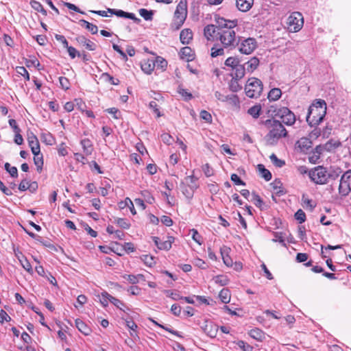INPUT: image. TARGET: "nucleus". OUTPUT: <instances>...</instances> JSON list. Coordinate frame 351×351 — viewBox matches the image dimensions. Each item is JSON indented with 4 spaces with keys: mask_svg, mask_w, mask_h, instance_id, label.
I'll list each match as a JSON object with an SVG mask.
<instances>
[{
    "mask_svg": "<svg viewBox=\"0 0 351 351\" xmlns=\"http://www.w3.org/2000/svg\"><path fill=\"white\" fill-rule=\"evenodd\" d=\"M219 25L218 38L225 48H234L239 45L240 40L236 36L234 28L237 25V21H228L223 18L217 21Z\"/></svg>",
    "mask_w": 351,
    "mask_h": 351,
    "instance_id": "nucleus-1",
    "label": "nucleus"
},
{
    "mask_svg": "<svg viewBox=\"0 0 351 351\" xmlns=\"http://www.w3.org/2000/svg\"><path fill=\"white\" fill-rule=\"evenodd\" d=\"M326 114V103L323 99H316L308 108L306 121L311 127L317 126L322 122Z\"/></svg>",
    "mask_w": 351,
    "mask_h": 351,
    "instance_id": "nucleus-2",
    "label": "nucleus"
},
{
    "mask_svg": "<svg viewBox=\"0 0 351 351\" xmlns=\"http://www.w3.org/2000/svg\"><path fill=\"white\" fill-rule=\"evenodd\" d=\"M269 131L265 136L267 145H274L277 144L279 139L287 136V131L280 121H269Z\"/></svg>",
    "mask_w": 351,
    "mask_h": 351,
    "instance_id": "nucleus-3",
    "label": "nucleus"
},
{
    "mask_svg": "<svg viewBox=\"0 0 351 351\" xmlns=\"http://www.w3.org/2000/svg\"><path fill=\"white\" fill-rule=\"evenodd\" d=\"M262 82L256 77L249 78L245 87V94L248 97L257 98L263 91Z\"/></svg>",
    "mask_w": 351,
    "mask_h": 351,
    "instance_id": "nucleus-4",
    "label": "nucleus"
},
{
    "mask_svg": "<svg viewBox=\"0 0 351 351\" xmlns=\"http://www.w3.org/2000/svg\"><path fill=\"white\" fill-rule=\"evenodd\" d=\"M287 25L290 32H299L304 25L302 14L299 12L291 13L287 19Z\"/></svg>",
    "mask_w": 351,
    "mask_h": 351,
    "instance_id": "nucleus-5",
    "label": "nucleus"
},
{
    "mask_svg": "<svg viewBox=\"0 0 351 351\" xmlns=\"http://www.w3.org/2000/svg\"><path fill=\"white\" fill-rule=\"evenodd\" d=\"M187 16V7L186 2H183L182 0L180 1L176 7V10L174 13L173 25L178 29L184 23Z\"/></svg>",
    "mask_w": 351,
    "mask_h": 351,
    "instance_id": "nucleus-6",
    "label": "nucleus"
},
{
    "mask_svg": "<svg viewBox=\"0 0 351 351\" xmlns=\"http://www.w3.org/2000/svg\"><path fill=\"white\" fill-rule=\"evenodd\" d=\"M339 194L346 197L351 192V169L346 171L341 177L338 186Z\"/></svg>",
    "mask_w": 351,
    "mask_h": 351,
    "instance_id": "nucleus-7",
    "label": "nucleus"
},
{
    "mask_svg": "<svg viewBox=\"0 0 351 351\" xmlns=\"http://www.w3.org/2000/svg\"><path fill=\"white\" fill-rule=\"evenodd\" d=\"M330 176L332 175L327 173L326 169L321 166L309 171V177L311 180L319 184H325Z\"/></svg>",
    "mask_w": 351,
    "mask_h": 351,
    "instance_id": "nucleus-8",
    "label": "nucleus"
},
{
    "mask_svg": "<svg viewBox=\"0 0 351 351\" xmlns=\"http://www.w3.org/2000/svg\"><path fill=\"white\" fill-rule=\"evenodd\" d=\"M275 116L282 120L287 125H292L295 123L294 113L287 107H281L274 111Z\"/></svg>",
    "mask_w": 351,
    "mask_h": 351,
    "instance_id": "nucleus-9",
    "label": "nucleus"
},
{
    "mask_svg": "<svg viewBox=\"0 0 351 351\" xmlns=\"http://www.w3.org/2000/svg\"><path fill=\"white\" fill-rule=\"evenodd\" d=\"M239 45V50L241 53L250 54L257 47V43L254 38H247L241 40Z\"/></svg>",
    "mask_w": 351,
    "mask_h": 351,
    "instance_id": "nucleus-10",
    "label": "nucleus"
},
{
    "mask_svg": "<svg viewBox=\"0 0 351 351\" xmlns=\"http://www.w3.org/2000/svg\"><path fill=\"white\" fill-rule=\"evenodd\" d=\"M201 328L210 338H215L217 336L219 329L218 326L211 321H205Z\"/></svg>",
    "mask_w": 351,
    "mask_h": 351,
    "instance_id": "nucleus-11",
    "label": "nucleus"
},
{
    "mask_svg": "<svg viewBox=\"0 0 351 351\" xmlns=\"http://www.w3.org/2000/svg\"><path fill=\"white\" fill-rule=\"evenodd\" d=\"M108 12L110 14H114L118 17L130 19L134 21V23H138L141 19L136 17L135 14L130 12H125L122 10H116L112 8H108Z\"/></svg>",
    "mask_w": 351,
    "mask_h": 351,
    "instance_id": "nucleus-12",
    "label": "nucleus"
},
{
    "mask_svg": "<svg viewBox=\"0 0 351 351\" xmlns=\"http://www.w3.org/2000/svg\"><path fill=\"white\" fill-rule=\"evenodd\" d=\"M153 241L159 250H169L171 247L172 243L174 241V237H168L166 241H162L158 237H153Z\"/></svg>",
    "mask_w": 351,
    "mask_h": 351,
    "instance_id": "nucleus-13",
    "label": "nucleus"
},
{
    "mask_svg": "<svg viewBox=\"0 0 351 351\" xmlns=\"http://www.w3.org/2000/svg\"><path fill=\"white\" fill-rule=\"evenodd\" d=\"M75 40L80 45L84 47L87 50L95 51L97 48V45L84 36H77L75 38Z\"/></svg>",
    "mask_w": 351,
    "mask_h": 351,
    "instance_id": "nucleus-14",
    "label": "nucleus"
},
{
    "mask_svg": "<svg viewBox=\"0 0 351 351\" xmlns=\"http://www.w3.org/2000/svg\"><path fill=\"white\" fill-rule=\"evenodd\" d=\"M219 25H208L204 27V34L205 37L208 40H213L215 38H218L217 32L219 29Z\"/></svg>",
    "mask_w": 351,
    "mask_h": 351,
    "instance_id": "nucleus-15",
    "label": "nucleus"
},
{
    "mask_svg": "<svg viewBox=\"0 0 351 351\" xmlns=\"http://www.w3.org/2000/svg\"><path fill=\"white\" fill-rule=\"evenodd\" d=\"M296 146L301 152H304L311 147L312 141L306 137H302L296 142Z\"/></svg>",
    "mask_w": 351,
    "mask_h": 351,
    "instance_id": "nucleus-16",
    "label": "nucleus"
},
{
    "mask_svg": "<svg viewBox=\"0 0 351 351\" xmlns=\"http://www.w3.org/2000/svg\"><path fill=\"white\" fill-rule=\"evenodd\" d=\"M254 0H236V5L241 12L248 11L252 6Z\"/></svg>",
    "mask_w": 351,
    "mask_h": 351,
    "instance_id": "nucleus-17",
    "label": "nucleus"
},
{
    "mask_svg": "<svg viewBox=\"0 0 351 351\" xmlns=\"http://www.w3.org/2000/svg\"><path fill=\"white\" fill-rule=\"evenodd\" d=\"M180 58L186 61H191L194 58V53L192 49L189 47H182L180 50Z\"/></svg>",
    "mask_w": 351,
    "mask_h": 351,
    "instance_id": "nucleus-18",
    "label": "nucleus"
},
{
    "mask_svg": "<svg viewBox=\"0 0 351 351\" xmlns=\"http://www.w3.org/2000/svg\"><path fill=\"white\" fill-rule=\"evenodd\" d=\"M80 144L82 147L83 152L86 156H89L93 151V143L88 138L82 139L80 141Z\"/></svg>",
    "mask_w": 351,
    "mask_h": 351,
    "instance_id": "nucleus-19",
    "label": "nucleus"
},
{
    "mask_svg": "<svg viewBox=\"0 0 351 351\" xmlns=\"http://www.w3.org/2000/svg\"><path fill=\"white\" fill-rule=\"evenodd\" d=\"M193 38L192 31L189 29H184L181 31L180 39L182 44H189Z\"/></svg>",
    "mask_w": 351,
    "mask_h": 351,
    "instance_id": "nucleus-20",
    "label": "nucleus"
},
{
    "mask_svg": "<svg viewBox=\"0 0 351 351\" xmlns=\"http://www.w3.org/2000/svg\"><path fill=\"white\" fill-rule=\"evenodd\" d=\"M155 68L154 60H147L141 64V69L147 74H151Z\"/></svg>",
    "mask_w": 351,
    "mask_h": 351,
    "instance_id": "nucleus-21",
    "label": "nucleus"
},
{
    "mask_svg": "<svg viewBox=\"0 0 351 351\" xmlns=\"http://www.w3.org/2000/svg\"><path fill=\"white\" fill-rule=\"evenodd\" d=\"M234 71L232 74L233 78L241 80L242 79L245 73V66L242 64L237 65V66L234 69Z\"/></svg>",
    "mask_w": 351,
    "mask_h": 351,
    "instance_id": "nucleus-22",
    "label": "nucleus"
},
{
    "mask_svg": "<svg viewBox=\"0 0 351 351\" xmlns=\"http://www.w3.org/2000/svg\"><path fill=\"white\" fill-rule=\"evenodd\" d=\"M259 60L257 58L254 57L247 62L244 66H245L247 72L252 73L257 68Z\"/></svg>",
    "mask_w": 351,
    "mask_h": 351,
    "instance_id": "nucleus-23",
    "label": "nucleus"
},
{
    "mask_svg": "<svg viewBox=\"0 0 351 351\" xmlns=\"http://www.w3.org/2000/svg\"><path fill=\"white\" fill-rule=\"evenodd\" d=\"M79 23L82 27H85L93 34H96L98 32V27L97 25H93L86 20L81 19L80 20Z\"/></svg>",
    "mask_w": 351,
    "mask_h": 351,
    "instance_id": "nucleus-24",
    "label": "nucleus"
},
{
    "mask_svg": "<svg viewBox=\"0 0 351 351\" xmlns=\"http://www.w3.org/2000/svg\"><path fill=\"white\" fill-rule=\"evenodd\" d=\"M219 298L223 304H228L230 301L231 293L228 289L223 288L219 293Z\"/></svg>",
    "mask_w": 351,
    "mask_h": 351,
    "instance_id": "nucleus-25",
    "label": "nucleus"
},
{
    "mask_svg": "<svg viewBox=\"0 0 351 351\" xmlns=\"http://www.w3.org/2000/svg\"><path fill=\"white\" fill-rule=\"evenodd\" d=\"M75 326L77 329L84 335H88L90 332V328L81 319H77L75 320Z\"/></svg>",
    "mask_w": 351,
    "mask_h": 351,
    "instance_id": "nucleus-26",
    "label": "nucleus"
},
{
    "mask_svg": "<svg viewBox=\"0 0 351 351\" xmlns=\"http://www.w3.org/2000/svg\"><path fill=\"white\" fill-rule=\"evenodd\" d=\"M34 162L36 166L37 171L40 173L43 169V154L40 152L36 153V155H34Z\"/></svg>",
    "mask_w": 351,
    "mask_h": 351,
    "instance_id": "nucleus-27",
    "label": "nucleus"
},
{
    "mask_svg": "<svg viewBox=\"0 0 351 351\" xmlns=\"http://www.w3.org/2000/svg\"><path fill=\"white\" fill-rule=\"evenodd\" d=\"M230 249L228 247H223L221 249V254L222 256L223 261L226 265L228 267H231L232 265V260L228 255V250Z\"/></svg>",
    "mask_w": 351,
    "mask_h": 351,
    "instance_id": "nucleus-28",
    "label": "nucleus"
},
{
    "mask_svg": "<svg viewBox=\"0 0 351 351\" xmlns=\"http://www.w3.org/2000/svg\"><path fill=\"white\" fill-rule=\"evenodd\" d=\"M125 206L130 208V210L132 215H135L136 213L134 204L129 197H126L124 201H122L119 203V207L121 208H123Z\"/></svg>",
    "mask_w": 351,
    "mask_h": 351,
    "instance_id": "nucleus-29",
    "label": "nucleus"
},
{
    "mask_svg": "<svg viewBox=\"0 0 351 351\" xmlns=\"http://www.w3.org/2000/svg\"><path fill=\"white\" fill-rule=\"evenodd\" d=\"M282 95V91L280 88H272L268 93V99L269 101H276Z\"/></svg>",
    "mask_w": 351,
    "mask_h": 351,
    "instance_id": "nucleus-30",
    "label": "nucleus"
},
{
    "mask_svg": "<svg viewBox=\"0 0 351 351\" xmlns=\"http://www.w3.org/2000/svg\"><path fill=\"white\" fill-rule=\"evenodd\" d=\"M213 280L215 283L220 285V286H225L227 285L230 280L228 277L226 275H218L213 278Z\"/></svg>",
    "mask_w": 351,
    "mask_h": 351,
    "instance_id": "nucleus-31",
    "label": "nucleus"
},
{
    "mask_svg": "<svg viewBox=\"0 0 351 351\" xmlns=\"http://www.w3.org/2000/svg\"><path fill=\"white\" fill-rule=\"evenodd\" d=\"M250 335L253 339L258 341H262L265 337L264 332L258 328L252 329L250 331Z\"/></svg>",
    "mask_w": 351,
    "mask_h": 351,
    "instance_id": "nucleus-32",
    "label": "nucleus"
},
{
    "mask_svg": "<svg viewBox=\"0 0 351 351\" xmlns=\"http://www.w3.org/2000/svg\"><path fill=\"white\" fill-rule=\"evenodd\" d=\"M258 169L260 171L261 176L266 181H269L271 179V173L268 169L265 168L263 165H258Z\"/></svg>",
    "mask_w": 351,
    "mask_h": 351,
    "instance_id": "nucleus-33",
    "label": "nucleus"
},
{
    "mask_svg": "<svg viewBox=\"0 0 351 351\" xmlns=\"http://www.w3.org/2000/svg\"><path fill=\"white\" fill-rule=\"evenodd\" d=\"M261 110V105H254L248 109L247 113L250 114L253 118L257 119L260 116Z\"/></svg>",
    "mask_w": 351,
    "mask_h": 351,
    "instance_id": "nucleus-34",
    "label": "nucleus"
},
{
    "mask_svg": "<svg viewBox=\"0 0 351 351\" xmlns=\"http://www.w3.org/2000/svg\"><path fill=\"white\" fill-rule=\"evenodd\" d=\"M139 14L146 21H151L153 18L154 12L152 10H147L145 8L139 10Z\"/></svg>",
    "mask_w": 351,
    "mask_h": 351,
    "instance_id": "nucleus-35",
    "label": "nucleus"
},
{
    "mask_svg": "<svg viewBox=\"0 0 351 351\" xmlns=\"http://www.w3.org/2000/svg\"><path fill=\"white\" fill-rule=\"evenodd\" d=\"M141 259L142 261L144 262V263L149 267H152L154 265H155V258L151 255L149 254H144L141 256Z\"/></svg>",
    "mask_w": 351,
    "mask_h": 351,
    "instance_id": "nucleus-36",
    "label": "nucleus"
},
{
    "mask_svg": "<svg viewBox=\"0 0 351 351\" xmlns=\"http://www.w3.org/2000/svg\"><path fill=\"white\" fill-rule=\"evenodd\" d=\"M114 223H117L120 228L123 229H129L130 227V222L123 218L114 219Z\"/></svg>",
    "mask_w": 351,
    "mask_h": 351,
    "instance_id": "nucleus-37",
    "label": "nucleus"
},
{
    "mask_svg": "<svg viewBox=\"0 0 351 351\" xmlns=\"http://www.w3.org/2000/svg\"><path fill=\"white\" fill-rule=\"evenodd\" d=\"M178 93L182 95L185 101H189L192 99L193 95L191 93L188 92L186 89H184L181 86L178 87Z\"/></svg>",
    "mask_w": 351,
    "mask_h": 351,
    "instance_id": "nucleus-38",
    "label": "nucleus"
},
{
    "mask_svg": "<svg viewBox=\"0 0 351 351\" xmlns=\"http://www.w3.org/2000/svg\"><path fill=\"white\" fill-rule=\"evenodd\" d=\"M149 320H150V321H151V322H152L154 325H156V326H158V327H160V328H162V329H164V330H165L168 331L169 332H170V333H171V334H173V335H176V336H178V337H182V336L180 335L179 332H178V331H176V330H173V329H171V328H170L166 327L165 326L162 325V324H160L158 323L156 321L154 320V319H152V318H149Z\"/></svg>",
    "mask_w": 351,
    "mask_h": 351,
    "instance_id": "nucleus-39",
    "label": "nucleus"
},
{
    "mask_svg": "<svg viewBox=\"0 0 351 351\" xmlns=\"http://www.w3.org/2000/svg\"><path fill=\"white\" fill-rule=\"evenodd\" d=\"M239 79L232 78L230 82V89L232 92H238L241 90L242 87L239 83Z\"/></svg>",
    "mask_w": 351,
    "mask_h": 351,
    "instance_id": "nucleus-40",
    "label": "nucleus"
},
{
    "mask_svg": "<svg viewBox=\"0 0 351 351\" xmlns=\"http://www.w3.org/2000/svg\"><path fill=\"white\" fill-rule=\"evenodd\" d=\"M123 278L132 284H136L138 282L139 279L143 278V276L142 274H138L136 276H135V275H125L123 276Z\"/></svg>",
    "mask_w": 351,
    "mask_h": 351,
    "instance_id": "nucleus-41",
    "label": "nucleus"
},
{
    "mask_svg": "<svg viewBox=\"0 0 351 351\" xmlns=\"http://www.w3.org/2000/svg\"><path fill=\"white\" fill-rule=\"evenodd\" d=\"M197 184H194L192 185H189V189H183L182 193L183 194L189 199H191L193 195V192L195 189H197Z\"/></svg>",
    "mask_w": 351,
    "mask_h": 351,
    "instance_id": "nucleus-42",
    "label": "nucleus"
},
{
    "mask_svg": "<svg viewBox=\"0 0 351 351\" xmlns=\"http://www.w3.org/2000/svg\"><path fill=\"white\" fill-rule=\"evenodd\" d=\"M4 166L5 169L10 173L12 177L16 178L18 176V170L16 167H11L8 162H5Z\"/></svg>",
    "mask_w": 351,
    "mask_h": 351,
    "instance_id": "nucleus-43",
    "label": "nucleus"
},
{
    "mask_svg": "<svg viewBox=\"0 0 351 351\" xmlns=\"http://www.w3.org/2000/svg\"><path fill=\"white\" fill-rule=\"evenodd\" d=\"M19 261L25 270L29 273L32 272V265L26 258L22 256V258H19Z\"/></svg>",
    "mask_w": 351,
    "mask_h": 351,
    "instance_id": "nucleus-44",
    "label": "nucleus"
},
{
    "mask_svg": "<svg viewBox=\"0 0 351 351\" xmlns=\"http://www.w3.org/2000/svg\"><path fill=\"white\" fill-rule=\"evenodd\" d=\"M154 62H155V66H157L158 68H160L162 70L165 69V68L167 66V60L160 56H158L156 58V60H154Z\"/></svg>",
    "mask_w": 351,
    "mask_h": 351,
    "instance_id": "nucleus-45",
    "label": "nucleus"
},
{
    "mask_svg": "<svg viewBox=\"0 0 351 351\" xmlns=\"http://www.w3.org/2000/svg\"><path fill=\"white\" fill-rule=\"evenodd\" d=\"M274 238L272 239V241L274 242H279L282 244L283 246H286L285 240L283 237L282 232H274Z\"/></svg>",
    "mask_w": 351,
    "mask_h": 351,
    "instance_id": "nucleus-46",
    "label": "nucleus"
},
{
    "mask_svg": "<svg viewBox=\"0 0 351 351\" xmlns=\"http://www.w3.org/2000/svg\"><path fill=\"white\" fill-rule=\"evenodd\" d=\"M225 64L227 66H231L233 69H234L237 66V65L239 64V61L238 58H237L229 57L225 61Z\"/></svg>",
    "mask_w": 351,
    "mask_h": 351,
    "instance_id": "nucleus-47",
    "label": "nucleus"
},
{
    "mask_svg": "<svg viewBox=\"0 0 351 351\" xmlns=\"http://www.w3.org/2000/svg\"><path fill=\"white\" fill-rule=\"evenodd\" d=\"M269 158H270L271 161L273 162V164L278 167H282L285 164V161H283L280 159H278V157L276 156V155L274 154H272L269 156Z\"/></svg>",
    "mask_w": 351,
    "mask_h": 351,
    "instance_id": "nucleus-48",
    "label": "nucleus"
},
{
    "mask_svg": "<svg viewBox=\"0 0 351 351\" xmlns=\"http://www.w3.org/2000/svg\"><path fill=\"white\" fill-rule=\"evenodd\" d=\"M295 218L300 223H302L306 220V214L302 209H299L295 213Z\"/></svg>",
    "mask_w": 351,
    "mask_h": 351,
    "instance_id": "nucleus-49",
    "label": "nucleus"
},
{
    "mask_svg": "<svg viewBox=\"0 0 351 351\" xmlns=\"http://www.w3.org/2000/svg\"><path fill=\"white\" fill-rule=\"evenodd\" d=\"M211 56L213 58H215L218 56H221L224 53V50L222 47H218L217 46H214L211 48Z\"/></svg>",
    "mask_w": 351,
    "mask_h": 351,
    "instance_id": "nucleus-50",
    "label": "nucleus"
},
{
    "mask_svg": "<svg viewBox=\"0 0 351 351\" xmlns=\"http://www.w3.org/2000/svg\"><path fill=\"white\" fill-rule=\"evenodd\" d=\"M111 295L106 291H104L101 294L100 302L104 306H107Z\"/></svg>",
    "mask_w": 351,
    "mask_h": 351,
    "instance_id": "nucleus-51",
    "label": "nucleus"
},
{
    "mask_svg": "<svg viewBox=\"0 0 351 351\" xmlns=\"http://www.w3.org/2000/svg\"><path fill=\"white\" fill-rule=\"evenodd\" d=\"M28 144H29V146L30 147L32 152L33 153L34 155H36V153L40 152V144H39L38 140L32 141L31 143H29Z\"/></svg>",
    "mask_w": 351,
    "mask_h": 351,
    "instance_id": "nucleus-52",
    "label": "nucleus"
},
{
    "mask_svg": "<svg viewBox=\"0 0 351 351\" xmlns=\"http://www.w3.org/2000/svg\"><path fill=\"white\" fill-rule=\"evenodd\" d=\"M16 72L23 76L27 80H29V74L24 66H17L16 68Z\"/></svg>",
    "mask_w": 351,
    "mask_h": 351,
    "instance_id": "nucleus-53",
    "label": "nucleus"
},
{
    "mask_svg": "<svg viewBox=\"0 0 351 351\" xmlns=\"http://www.w3.org/2000/svg\"><path fill=\"white\" fill-rule=\"evenodd\" d=\"M252 201L254 202V204L257 207H259V208H261L262 206L264 204V202H263V199L260 197V196L254 193L252 194Z\"/></svg>",
    "mask_w": 351,
    "mask_h": 351,
    "instance_id": "nucleus-54",
    "label": "nucleus"
},
{
    "mask_svg": "<svg viewBox=\"0 0 351 351\" xmlns=\"http://www.w3.org/2000/svg\"><path fill=\"white\" fill-rule=\"evenodd\" d=\"M237 344L243 351H252V350H253L252 346L247 344V343H245L243 341H239Z\"/></svg>",
    "mask_w": 351,
    "mask_h": 351,
    "instance_id": "nucleus-55",
    "label": "nucleus"
},
{
    "mask_svg": "<svg viewBox=\"0 0 351 351\" xmlns=\"http://www.w3.org/2000/svg\"><path fill=\"white\" fill-rule=\"evenodd\" d=\"M149 107L150 109L153 110L154 113L157 114V117H159L161 116V114L160 112L158 106L155 101H151L149 104Z\"/></svg>",
    "mask_w": 351,
    "mask_h": 351,
    "instance_id": "nucleus-56",
    "label": "nucleus"
},
{
    "mask_svg": "<svg viewBox=\"0 0 351 351\" xmlns=\"http://www.w3.org/2000/svg\"><path fill=\"white\" fill-rule=\"evenodd\" d=\"M67 49V51L69 53V56L73 59L76 57V56H81V54L80 52H78L75 48H74L73 47H71V46H68L66 47Z\"/></svg>",
    "mask_w": 351,
    "mask_h": 351,
    "instance_id": "nucleus-57",
    "label": "nucleus"
},
{
    "mask_svg": "<svg viewBox=\"0 0 351 351\" xmlns=\"http://www.w3.org/2000/svg\"><path fill=\"white\" fill-rule=\"evenodd\" d=\"M200 117L207 123H211L212 121V116L211 114L207 112L206 110H202L200 112Z\"/></svg>",
    "mask_w": 351,
    "mask_h": 351,
    "instance_id": "nucleus-58",
    "label": "nucleus"
},
{
    "mask_svg": "<svg viewBox=\"0 0 351 351\" xmlns=\"http://www.w3.org/2000/svg\"><path fill=\"white\" fill-rule=\"evenodd\" d=\"M182 184H186L189 187V185H192V184H196V179L195 178V177L193 176H186L184 181L182 182Z\"/></svg>",
    "mask_w": 351,
    "mask_h": 351,
    "instance_id": "nucleus-59",
    "label": "nucleus"
},
{
    "mask_svg": "<svg viewBox=\"0 0 351 351\" xmlns=\"http://www.w3.org/2000/svg\"><path fill=\"white\" fill-rule=\"evenodd\" d=\"M59 82L60 84V86L62 88L65 90H68L69 88V80L65 77H59Z\"/></svg>",
    "mask_w": 351,
    "mask_h": 351,
    "instance_id": "nucleus-60",
    "label": "nucleus"
},
{
    "mask_svg": "<svg viewBox=\"0 0 351 351\" xmlns=\"http://www.w3.org/2000/svg\"><path fill=\"white\" fill-rule=\"evenodd\" d=\"M230 179L236 185H245V183L236 173H232Z\"/></svg>",
    "mask_w": 351,
    "mask_h": 351,
    "instance_id": "nucleus-61",
    "label": "nucleus"
},
{
    "mask_svg": "<svg viewBox=\"0 0 351 351\" xmlns=\"http://www.w3.org/2000/svg\"><path fill=\"white\" fill-rule=\"evenodd\" d=\"M106 112L113 115V117L116 119L120 118L121 112L116 108H110L106 110Z\"/></svg>",
    "mask_w": 351,
    "mask_h": 351,
    "instance_id": "nucleus-62",
    "label": "nucleus"
},
{
    "mask_svg": "<svg viewBox=\"0 0 351 351\" xmlns=\"http://www.w3.org/2000/svg\"><path fill=\"white\" fill-rule=\"evenodd\" d=\"M202 171H204V173L206 177H210L211 176L213 175V170L209 166L208 164H205L204 165H203Z\"/></svg>",
    "mask_w": 351,
    "mask_h": 351,
    "instance_id": "nucleus-63",
    "label": "nucleus"
},
{
    "mask_svg": "<svg viewBox=\"0 0 351 351\" xmlns=\"http://www.w3.org/2000/svg\"><path fill=\"white\" fill-rule=\"evenodd\" d=\"M110 302L119 309H122V306H124V304L121 300L112 295L110 298Z\"/></svg>",
    "mask_w": 351,
    "mask_h": 351,
    "instance_id": "nucleus-64",
    "label": "nucleus"
}]
</instances>
